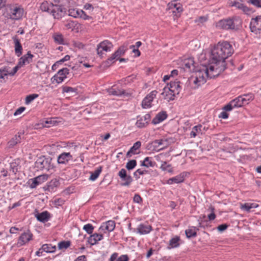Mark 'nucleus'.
<instances>
[{"label": "nucleus", "instance_id": "412c9836", "mask_svg": "<svg viewBox=\"0 0 261 261\" xmlns=\"http://www.w3.org/2000/svg\"><path fill=\"white\" fill-rule=\"evenodd\" d=\"M199 60L201 63V67H208V65L211 63V55L208 54L207 56L205 53H202L199 57Z\"/></svg>", "mask_w": 261, "mask_h": 261}, {"label": "nucleus", "instance_id": "603ef678", "mask_svg": "<svg viewBox=\"0 0 261 261\" xmlns=\"http://www.w3.org/2000/svg\"><path fill=\"white\" fill-rule=\"evenodd\" d=\"M70 242L69 241H62L58 244L59 249H67L70 246Z\"/></svg>", "mask_w": 261, "mask_h": 261}, {"label": "nucleus", "instance_id": "f3484780", "mask_svg": "<svg viewBox=\"0 0 261 261\" xmlns=\"http://www.w3.org/2000/svg\"><path fill=\"white\" fill-rule=\"evenodd\" d=\"M47 178L48 175L46 174H43L38 176L36 177L31 179L32 180V182L30 185V187L31 188H35L37 187V186L47 180Z\"/></svg>", "mask_w": 261, "mask_h": 261}, {"label": "nucleus", "instance_id": "2eb2a0df", "mask_svg": "<svg viewBox=\"0 0 261 261\" xmlns=\"http://www.w3.org/2000/svg\"><path fill=\"white\" fill-rule=\"evenodd\" d=\"M183 68L185 71L194 72L196 67L193 59L190 58L185 59L183 63Z\"/></svg>", "mask_w": 261, "mask_h": 261}, {"label": "nucleus", "instance_id": "cd10ccee", "mask_svg": "<svg viewBox=\"0 0 261 261\" xmlns=\"http://www.w3.org/2000/svg\"><path fill=\"white\" fill-rule=\"evenodd\" d=\"M109 95L114 96H121L125 94V91L123 89H119L114 86L108 90Z\"/></svg>", "mask_w": 261, "mask_h": 261}, {"label": "nucleus", "instance_id": "6ab92c4d", "mask_svg": "<svg viewBox=\"0 0 261 261\" xmlns=\"http://www.w3.org/2000/svg\"><path fill=\"white\" fill-rule=\"evenodd\" d=\"M161 95L163 96L164 98L168 101L174 100L176 95L175 94L172 93L168 88V85L164 87Z\"/></svg>", "mask_w": 261, "mask_h": 261}, {"label": "nucleus", "instance_id": "4be33fe9", "mask_svg": "<svg viewBox=\"0 0 261 261\" xmlns=\"http://www.w3.org/2000/svg\"><path fill=\"white\" fill-rule=\"evenodd\" d=\"M37 220L41 222H47L51 217L50 213L47 211H44L35 215Z\"/></svg>", "mask_w": 261, "mask_h": 261}, {"label": "nucleus", "instance_id": "9b49d317", "mask_svg": "<svg viewBox=\"0 0 261 261\" xmlns=\"http://www.w3.org/2000/svg\"><path fill=\"white\" fill-rule=\"evenodd\" d=\"M127 43H124L112 55V56L108 59L107 62L114 63L116 60H118L119 58L124 54L127 49Z\"/></svg>", "mask_w": 261, "mask_h": 261}, {"label": "nucleus", "instance_id": "c756f323", "mask_svg": "<svg viewBox=\"0 0 261 261\" xmlns=\"http://www.w3.org/2000/svg\"><path fill=\"white\" fill-rule=\"evenodd\" d=\"M141 146V142L140 141H137L135 143L133 146L130 148L128 151L127 152L126 156L130 157L133 154H137L136 151L139 149Z\"/></svg>", "mask_w": 261, "mask_h": 261}, {"label": "nucleus", "instance_id": "5701e85b", "mask_svg": "<svg viewBox=\"0 0 261 261\" xmlns=\"http://www.w3.org/2000/svg\"><path fill=\"white\" fill-rule=\"evenodd\" d=\"M168 85V88L176 95L179 94L181 87L180 86V82L179 81L171 82Z\"/></svg>", "mask_w": 261, "mask_h": 261}, {"label": "nucleus", "instance_id": "864d4df0", "mask_svg": "<svg viewBox=\"0 0 261 261\" xmlns=\"http://www.w3.org/2000/svg\"><path fill=\"white\" fill-rule=\"evenodd\" d=\"M55 41L60 44H63V37L61 34H56L54 36Z\"/></svg>", "mask_w": 261, "mask_h": 261}, {"label": "nucleus", "instance_id": "37998d69", "mask_svg": "<svg viewBox=\"0 0 261 261\" xmlns=\"http://www.w3.org/2000/svg\"><path fill=\"white\" fill-rule=\"evenodd\" d=\"M242 97L243 98V99L245 101H244L245 105L248 104L250 101L252 100L254 98V96L252 94H244L243 95H241Z\"/></svg>", "mask_w": 261, "mask_h": 261}, {"label": "nucleus", "instance_id": "79ce46f5", "mask_svg": "<svg viewBox=\"0 0 261 261\" xmlns=\"http://www.w3.org/2000/svg\"><path fill=\"white\" fill-rule=\"evenodd\" d=\"M180 238L179 237H175L173 238H172L169 242V245L171 248H175L177 247L179 245V241Z\"/></svg>", "mask_w": 261, "mask_h": 261}, {"label": "nucleus", "instance_id": "393cba45", "mask_svg": "<svg viewBox=\"0 0 261 261\" xmlns=\"http://www.w3.org/2000/svg\"><path fill=\"white\" fill-rule=\"evenodd\" d=\"M205 127H203L201 125L195 126L193 127L192 131L190 133V137L191 138H195L196 136L202 134Z\"/></svg>", "mask_w": 261, "mask_h": 261}, {"label": "nucleus", "instance_id": "69168bd1", "mask_svg": "<svg viewBox=\"0 0 261 261\" xmlns=\"http://www.w3.org/2000/svg\"><path fill=\"white\" fill-rule=\"evenodd\" d=\"M80 13H81L80 17H81L85 20L90 19V18H91V17L90 16L87 15L85 13V12L83 10H81V11H80Z\"/></svg>", "mask_w": 261, "mask_h": 261}, {"label": "nucleus", "instance_id": "0eeeda50", "mask_svg": "<svg viewBox=\"0 0 261 261\" xmlns=\"http://www.w3.org/2000/svg\"><path fill=\"white\" fill-rule=\"evenodd\" d=\"M113 47V45L111 42L108 40H105L97 45V54L99 56L102 57L103 51H110Z\"/></svg>", "mask_w": 261, "mask_h": 261}, {"label": "nucleus", "instance_id": "2f4dec72", "mask_svg": "<svg viewBox=\"0 0 261 261\" xmlns=\"http://www.w3.org/2000/svg\"><path fill=\"white\" fill-rule=\"evenodd\" d=\"M115 227V222L113 220H109L106 222L103 226H101L100 229H106L108 231H112Z\"/></svg>", "mask_w": 261, "mask_h": 261}, {"label": "nucleus", "instance_id": "aec40b11", "mask_svg": "<svg viewBox=\"0 0 261 261\" xmlns=\"http://www.w3.org/2000/svg\"><path fill=\"white\" fill-rule=\"evenodd\" d=\"M151 144L153 145L154 148L162 146L159 150H163L166 148L169 145L167 139L155 140L152 142Z\"/></svg>", "mask_w": 261, "mask_h": 261}, {"label": "nucleus", "instance_id": "774afa93", "mask_svg": "<svg viewBox=\"0 0 261 261\" xmlns=\"http://www.w3.org/2000/svg\"><path fill=\"white\" fill-rule=\"evenodd\" d=\"M129 258L127 255H122L116 261H128Z\"/></svg>", "mask_w": 261, "mask_h": 261}, {"label": "nucleus", "instance_id": "c85d7f7f", "mask_svg": "<svg viewBox=\"0 0 261 261\" xmlns=\"http://www.w3.org/2000/svg\"><path fill=\"white\" fill-rule=\"evenodd\" d=\"M15 44V52L17 57H20L22 55V47L19 40L16 37L13 38Z\"/></svg>", "mask_w": 261, "mask_h": 261}, {"label": "nucleus", "instance_id": "dca6fc26", "mask_svg": "<svg viewBox=\"0 0 261 261\" xmlns=\"http://www.w3.org/2000/svg\"><path fill=\"white\" fill-rule=\"evenodd\" d=\"M73 159L72 155L69 152H63L60 154L57 159L59 164H66Z\"/></svg>", "mask_w": 261, "mask_h": 261}, {"label": "nucleus", "instance_id": "f257e3e1", "mask_svg": "<svg viewBox=\"0 0 261 261\" xmlns=\"http://www.w3.org/2000/svg\"><path fill=\"white\" fill-rule=\"evenodd\" d=\"M231 45L227 41L219 42L211 51V60L212 64L217 65V67L223 66L226 69L225 60L233 53Z\"/></svg>", "mask_w": 261, "mask_h": 261}, {"label": "nucleus", "instance_id": "8fccbe9b", "mask_svg": "<svg viewBox=\"0 0 261 261\" xmlns=\"http://www.w3.org/2000/svg\"><path fill=\"white\" fill-rule=\"evenodd\" d=\"M161 168L162 170L167 171L169 172H171L172 171V169L171 165L167 164L166 162H164L163 164H162L161 166Z\"/></svg>", "mask_w": 261, "mask_h": 261}, {"label": "nucleus", "instance_id": "ea45409f", "mask_svg": "<svg viewBox=\"0 0 261 261\" xmlns=\"http://www.w3.org/2000/svg\"><path fill=\"white\" fill-rule=\"evenodd\" d=\"M101 167H99L96 170H95L93 172L91 173V175L89 177V179L92 181H94L96 180L97 177L99 176L100 173L101 172Z\"/></svg>", "mask_w": 261, "mask_h": 261}, {"label": "nucleus", "instance_id": "bf43d9fd", "mask_svg": "<svg viewBox=\"0 0 261 261\" xmlns=\"http://www.w3.org/2000/svg\"><path fill=\"white\" fill-rule=\"evenodd\" d=\"M233 108H236L234 107L232 102L230 101L227 105L224 107L223 110L226 111H230L232 110Z\"/></svg>", "mask_w": 261, "mask_h": 261}, {"label": "nucleus", "instance_id": "39448f33", "mask_svg": "<svg viewBox=\"0 0 261 261\" xmlns=\"http://www.w3.org/2000/svg\"><path fill=\"white\" fill-rule=\"evenodd\" d=\"M50 14L53 15L55 19H60L63 17L66 13L67 9L61 5H51Z\"/></svg>", "mask_w": 261, "mask_h": 261}, {"label": "nucleus", "instance_id": "1a4fd4ad", "mask_svg": "<svg viewBox=\"0 0 261 261\" xmlns=\"http://www.w3.org/2000/svg\"><path fill=\"white\" fill-rule=\"evenodd\" d=\"M250 29L255 34H260L261 32V15L251 19L250 22Z\"/></svg>", "mask_w": 261, "mask_h": 261}, {"label": "nucleus", "instance_id": "20e7f679", "mask_svg": "<svg viewBox=\"0 0 261 261\" xmlns=\"http://www.w3.org/2000/svg\"><path fill=\"white\" fill-rule=\"evenodd\" d=\"M35 165L38 170L49 171L55 167L53 162V159L50 157L46 158L45 156L39 157L35 162Z\"/></svg>", "mask_w": 261, "mask_h": 261}, {"label": "nucleus", "instance_id": "a19ab883", "mask_svg": "<svg viewBox=\"0 0 261 261\" xmlns=\"http://www.w3.org/2000/svg\"><path fill=\"white\" fill-rule=\"evenodd\" d=\"M8 75H9V71L7 67L0 69V82H2L5 79V77Z\"/></svg>", "mask_w": 261, "mask_h": 261}, {"label": "nucleus", "instance_id": "338daca9", "mask_svg": "<svg viewBox=\"0 0 261 261\" xmlns=\"http://www.w3.org/2000/svg\"><path fill=\"white\" fill-rule=\"evenodd\" d=\"M25 109V107H21L17 109L14 113V116H17L21 114Z\"/></svg>", "mask_w": 261, "mask_h": 261}, {"label": "nucleus", "instance_id": "473e14b6", "mask_svg": "<svg viewBox=\"0 0 261 261\" xmlns=\"http://www.w3.org/2000/svg\"><path fill=\"white\" fill-rule=\"evenodd\" d=\"M258 205L254 203H245L241 204L240 208L247 212H250L252 208L257 207Z\"/></svg>", "mask_w": 261, "mask_h": 261}, {"label": "nucleus", "instance_id": "6e6d98bb", "mask_svg": "<svg viewBox=\"0 0 261 261\" xmlns=\"http://www.w3.org/2000/svg\"><path fill=\"white\" fill-rule=\"evenodd\" d=\"M83 229L88 233L91 234L94 229L93 226L91 224H87L84 225Z\"/></svg>", "mask_w": 261, "mask_h": 261}, {"label": "nucleus", "instance_id": "e2e57ef3", "mask_svg": "<svg viewBox=\"0 0 261 261\" xmlns=\"http://www.w3.org/2000/svg\"><path fill=\"white\" fill-rule=\"evenodd\" d=\"M142 198L139 194H135L134 195L133 201L135 203H141L142 202Z\"/></svg>", "mask_w": 261, "mask_h": 261}, {"label": "nucleus", "instance_id": "ddd939ff", "mask_svg": "<svg viewBox=\"0 0 261 261\" xmlns=\"http://www.w3.org/2000/svg\"><path fill=\"white\" fill-rule=\"evenodd\" d=\"M158 93L157 91L153 90L147 94L143 99L142 102V106L143 108L146 109L151 107V103L153 99L156 97Z\"/></svg>", "mask_w": 261, "mask_h": 261}, {"label": "nucleus", "instance_id": "c03bdc74", "mask_svg": "<svg viewBox=\"0 0 261 261\" xmlns=\"http://www.w3.org/2000/svg\"><path fill=\"white\" fill-rule=\"evenodd\" d=\"M38 97V94H30L25 97V103L27 105L31 103L34 99L37 98Z\"/></svg>", "mask_w": 261, "mask_h": 261}, {"label": "nucleus", "instance_id": "f03ea898", "mask_svg": "<svg viewBox=\"0 0 261 261\" xmlns=\"http://www.w3.org/2000/svg\"><path fill=\"white\" fill-rule=\"evenodd\" d=\"M224 71V68L223 66L217 67V65L212 64V63L208 65V67H200L199 69L196 70L195 79L193 81L194 84L197 86L204 84L206 82V78H214L218 76L221 72Z\"/></svg>", "mask_w": 261, "mask_h": 261}, {"label": "nucleus", "instance_id": "052dcab7", "mask_svg": "<svg viewBox=\"0 0 261 261\" xmlns=\"http://www.w3.org/2000/svg\"><path fill=\"white\" fill-rule=\"evenodd\" d=\"M248 2L257 8H261V0H249Z\"/></svg>", "mask_w": 261, "mask_h": 261}, {"label": "nucleus", "instance_id": "7c9ffc66", "mask_svg": "<svg viewBox=\"0 0 261 261\" xmlns=\"http://www.w3.org/2000/svg\"><path fill=\"white\" fill-rule=\"evenodd\" d=\"M185 176L183 173H181L175 177L169 178L167 183L168 184H172L173 183L179 184L184 181Z\"/></svg>", "mask_w": 261, "mask_h": 261}, {"label": "nucleus", "instance_id": "bb28decb", "mask_svg": "<svg viewBox=\"0 0 261 261\" xmlns=\"http://www.w3.org/2000/svg\"><path fill=\"white\" fill-rule=\"evenodd\" d=\"M103 239V235L101 234L95 233L91 234L88 238V243L91 245H94Z\"/></svg>", "mask_w": 261, "mask_h": 261}, {"label": "nucleus", "instance_id": "6e6552de", "mask_svg": "<svg viewBox=\"0 0 261 261\" xmlns=\"http://www.w3.org/2000/svg\"><path fill=\"white\" fill-rule=\"evenodd\" d=\"M167 7L170 12L176 16H178L183 10L181 4L177 0L171 1L168 4Z\"/></svg>", "mask_w": 261, "mask_h": 261}, {"label": "nucleus", "instance_id": "4c0bfd02", "mask_svg": "<svg viewBox=\"0 0 261 261\" xmlns=\"http://www.w3.org/2000/svg\"><path fill=\"white\" fill-rule=\"evenodd\" d=\"M56 246H52L51 244H45L42 246V249H43L44 252L47 253L54 252L56 250Z\"/></svg>", "mask_w": 261, "mask_h": 261}, {"label": "nucleus", "instance_id": "b1692460", "mask_svg": "<svg viewBox=\"0 0 261 261\" xmlns=\"http://www.w3.org/2000/svg\"><path fill=\"white\" fill-rule=\"evenodd\" d=\"M167 117L166 112L162 111L159 113L156 116L152 119V123L154 124H157L164 120Z\"/></svg>", "mask_w": 261, "mask_h": 261}, {"label": "nucleus", "instance_id": "423d86ee", "mask_svg": "<svg viewBox=\"0 0 261 261\" xmlns=\"http://www.w3.org/2000/svg\"><path fill=\"white\" fill-rule=\"evenodd\" d=\"M8 12L11 19L18 20L23 16V9L19 6L11 5L8 7Z\"/></svg>", "mask_w": 261, "mask_h": 261}, {"label": "nucleus", "instance_id": "4468645a", "mask_svg": "<svg viewBox=\"0 0 261 261\" xmlns=\"http://www.w3.org/2000/svg\"><path fill=\"white\" fill-rule=\"evenodd\" d=\"M32 238L33 234L28 230L20 235L17 243L19 246L24 245L32 240Z\"/></svg>", "mask_w": 261, "mask_h": 261}, {"label": "nucleus", "instance_id": "58836bf2", "mask_svg": "<svg viewBox=\"0 0 261 261\" xmlns=\"http://www.w3.org/2000/svg\"><path fill=\"white\" fill-rule=\"evenodd\" d=\"M228 5L230 7H235L240 10L243 4L240 0H229Z\"/></svg>", "mask_w": 261, "mask_h": 261}, {"label": "nucleus", "instance_id": "9d476101", "mask_svg": "<svg viewBox=\"0 0 261 261\" xmlns=\"http://www.w3.org/2000/svg\"><path fill=\"white\" fill-rule=\"evenodd\" d=\"M69 73V69L67 68H63L59 70L51 78L52 82H55L57 84L61 83L67 77V75Z\"/></svg>", "mask_w": 261, "mask_h": 261}, {"label": "nucleus", "instance_id": "a878e982", "mask_svg": "<svg viewBox=\"0 0 261 261\" xmlns=\"http://www.w3.org/2000/svg\"><path fill=\"white\" fill-rule=\"evenodd\" d=\"M152 230V227L150 225L141 224L137 228V232L141 234H147Z\"/></svg>", "mask_w": 261, "mask_h": 261}, {"label": "nucleus", "instance_id": "0e129e2a", "mask_svg": "<svg viewBox=\"0 0 261 261\" xmlns=\"http://www.w3.org/2000/svg\"><path fill=\"white\" fill-rule=\"evenodd\" d=\"M21 67H22V66L19 65L18 62L17 65L13 68V70L11 72H9V75L11 76L14 75L17 72L19 68Z\"/></svg>", "mask_w": 261, "mask_h": 261}, {"label": "nucleus", "instance_id": "de8ad7c7", "mask_svg": "<svg viewBox=\"0 0 261 261\" xmlns=\"http://www.w3.org/2000/svg\"><path fill=\"white\" fill-rule=\"evenodd\" d=\"M137 165V161L135 160H132L128 161L126 165L127 169L130 170L134 169Z\"/></svg>", "mask_w": 261, "mask_h": 261}, {"label": "nucleus", "instance_id": "09e8293b", "mask_svg": "<svg viewBox=\"0 0 261 261\" xmlns=\"http://www.w3.org/2000/svg\"><path fill=\"white\" fill-rule=\"evenodd\" d=\"M77 89L75 88H72L71 87L64 86L63 87V92L66 93H74L75 94H77Z\"/></svg>", "mask_w": 261, "mask_h": 261}, {"label": "nucleus", "instance_id": "72a5a7b5", "mask_svg": "<svg viewBox=\"0 0 261 261\" xmlns=\"http://www.w3.org/2000/svg\"><path fill=\"white\" fill-rule=\"evenodd\" d=\"M199 230V228L196 227H190L185 231V233L187 238H190L195 237L197 235V231Z\"/></svg>", "mask_w": 261, "mask_h": 261}, {"label": "nucleus", "instance_id": "f704fd0d", "mask_svg": "<svg viewBox=\"0 0 261 261\" xmlns=\"http://www.w3.org/2000/svg\"><path fill=\"white\" fill-rule=\"evenodd\" d=\"M244 101L245 100L243 99L241 96H239L235 99L231 100L236 108L242 107L245 105L244 103Z\"/></svg>", "mask_w": 261, "mask_h": 261}, {"label": "nucleus", "instance_id": "13d9d810", "mask_svg": "<svg viewBox=\"0 0 261 261\" xmlns=\"http://www.w3.org/2000/svg\"><path fill=\"white\" fill-rule=\"evenodd\" d=\"M245 14L249 15L253 13V11L251 9L248 8L244 4L243 5L242 8L240 9Z\"/></svg>", "mask_w": 261, "mask_h": 261}, {"label": "nucleus", "instance_id": "3c124183", "mask_svg": "<svg viewBox=\"0 0 261 261\" xmlns=\"http://www.w3.org/2000/svg\"><path fill=\"white\" fill-rule=\"evenodd\" d=\"M136 125L138 127L142 128L145 127L147 124V122H144L142 118L138 117Z\"/></svg>", "mask_w": 261, "mask_h": 261}, {"label": "nucleus", "instance_id": "5fc2aeb1", "mask_svg": "<svg viewBox=\"0 0 261 261\" xmlns=\"http://www.w3.org/2000/svg\"><path fill=\"white\" fill-rule=\"evenodd\" d=\"M148 161H149V157L145 158L144 160L142 162L141 166H145L146 167H153L154 166V162L150 161L149 163H147V162Z\"/></svg>", "mask_w": 261, "mask_h": 261}, {"label": "nucleus", "instance_id": "680f3d73", "mask_svg": "<svg viewBox=\"0 0 261 261\" xmlns=\"http://www.w3.org/2000/svg\"><path fill=\"white\" fill-rule=\"evenodd\" d=\"M65 201V200L63 199V198H59L56 199L54 200V204L56 206H62V205H63L64 204Z\"/></svg>", "mask_w": 261, "mask_h": 261}, {"label": "nucleus", "instance_id": "7ed1b4c3", "mask_svg": "<svg viewBox=\"0 0 261 261\" xmlns=\"http://www.w3.org/2000/svg\"><path fill=\"white\" fill-rule=\"evenodd\" d=\"M219 27L225 30H238L242 25L241 19L238 17H235L231 19L221 20L219 21Z\"/></svg>", "mask_w": 261, "mask_h": 261}, {"label": "nucleus", "instance_id": "c9c22d12", "mask_svg": "<svg viewBox=\"0 0 261 261\" xmlns=\"http://www.w3.org/2000/svg\"><path fill=\"white\" fill-rule=\"evenodd\" d=\"M53 4V3H49L47 1H44L41 4L40 6V10L42 11L50 13V8H51V5Z\"/></svg>", "mask_w": 261, "mask_h": 261}, {"label": "nucleus", "instance_id": "e433bc0d", "mask_svg": "<svg viewBox=\"0 0 261 261\" xmlns=\"http://www.w3.org/2000/svg\"><path fill=\"white\" fill-rule=\"evenodd\" d=\"M21 137L20 135H16L8 142V146L9 147H12L16 145L18 143L20 142Z\"/></svg>", "mask_w": 261, "mask_h": 261}, {"label": "nucleus", "instance_id": "a211bd4d", "mask_svg": "<svg viewBox=\"0 0 261 261\" xmlns=\"http://www.w3.org/2000/svg\"><path fill=\"white\" fill-rule=\"evenodd\" d=\"M34 55L30 51H28L27 54L22 56L19 60V65L23 66L26 64H29L32 62Z\"/></svg>", "mask_w": 261, "mask_h": 261}, {"label": "nucleus", "instance_id": "a18cd8bd", "mask_svg": "<svg viewBox=\"0 0 261 261\" xmlns=\"http://www.w3.org/2000/svg\"><path fill=\"white\" fill-rule=\"evenodd\" d=\"M18 165L16 162H12L10 164V171L14 174H16L18 171Z\"/></svg>", "mask_w": 261, "mask_h": 261}, {"label": "nucleus", "instance_id": "f8f14e48", "mask_svg": "<svg viewBox=\"0 0 261 261\" xmlns=\"http://www.w3.org/2000/svg\"><path fill=\"white\" fill-rule=\"evenodd\" d=\"M118 176L123 181L121 184L122 186H129L132 182L133 179L130 175H127L126 171L124 169H121L118 174Z\"/></svg>", "mask_w": 261, "mask_h": 261}, {"label": "nucleus", "instance_id": "49530a36", "mask_svg": "<svg viewBox=\"0 0 261 261\" xmlns=\"http://www.w3.org/2000/svg\"><path fill=\"white\" fill-rule=\"evenodd\" d=\"M80 11H81V10H76L74 9H69V15L73 17H78L80 16Z\"/></svg>", "mask_w": 261, "mask_h": 261}, {"label": "nucleus", "instance_id": "4d7b16f0", "mask_svg": "<svg viewBox=\"0 0 261 261\" xmlns=\"http://www.w3.org/2000/svg\"><path fill=\"white\" fill-rule=\"evenodd\" d=\"M208 210H210L211 211V213L210 214L208 215V216H207L208 219L210 221L214 220L216 218V215L214 213L215 208L213 206H211L209 207Z\"/></svg>", "mask_w": 261, "mask_h": 261}]
</instances>
